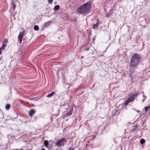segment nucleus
Instances as JSON below:
<instances>
[{"label": "nucleus", "instance_id": "1", "mask_svg": "<svg viewBox=\"0 0 150 150\" xmlns=\"http://www.w3.org/2000/svg\"><path fill=\"white\" fill-rule=\"evenodd\" d=\"M141 57L136 53L134 54L132 56L130 62L129 71L133 72L135 68H137L141 62Z\"/></svg>", "mask_w": 150, "mask_h": 150}, {"label": "nucleus", "instance_id": "2", "mask_svg": "<svg viewBox=\"0 0 150 150\" xmlns=\"http://www.w3.org/2000/svg\"><path fill=\"white\" fill-rule=\"evenodd\" d=\"M91 8V5L90 3L87 2L78 7L77 9V11L80 14L85 15L89 13Z\"/></svg>", "mask_w": 150, "mask_h": 150}, {"label": "nucleus", "instance_id": "3", "mask_svg": "<svg viewBox=\"0 0 150 150\" xmlns=\"http://www.w3.org/2000/svg\"><path fill=\"white\" fill-rule=\"evenodd\" d=\"M66 141L67 139L65 138H62L57 140L56 145L58 146H64V143Z\"/></svg>", "mask_w": 150, "mask_h": 150}, {"label": "nucleus", "instance_id": "4", "mask_svg": "<svg viewBox=\"0 0 150 150\" xmlns=\"http://www.w3.org/2000/svg\"><path fill=\"white\" fill-rule=\"evenodd\" d=\"M137 95V94L135 93L130 96L125 102V105H127L129 103L133 101Z\"/></svg>", "mask_w": 150, "mask_h": 150}, {"label": "nucleus", "instance_id": "5", "mask_svg": "<svg viewBox=\"0 0 150 150\" xmlns=\"http://www.w3.org/2000/svg\"><path fill=\"white\" fill-rule=\"evenodd\" d=\"M23 37V35L19 34L18 37V40L20 44L22 43V39Z\"/></svg>", "mask_w": 150, "mask_h": 150}, {"label": "nucleus", "instance_id": "6", "mask_svg": "<svg viewBox=\"0 0 150 150\" xmlns=\"http://www.w3.org/2000/svg\"><path fill=\"white\" fill-rule=\"evenodd\" d=\"M35 112V110L34 109H31L29 112V114L30 117H32L33 115L34 114Z\"/></svg>", "mask_w": 150, "mask_h": 150}, {"label": "nucleus", "instance_id": "7", "mask_svg": "<svg viewBox=\"0 0 150 150\" xmlns=\"http://www.w3.org/2000/svg\"><path fill=\"white\" fill-rule=\"evenodd\" d=\"M51 23V21H48L45 22L44 24V27H46L48 26Z\"/></svg>", "mask_w": 150, "mask_h": 150}, {"label": "nucleus", "instance_id": "8", "mask_svg": "<svg viewBox=\"0 0 150 150\" xmlns=\"http://www.w3.org/2000/svg\"><path fill=\"white\" fill-rule=\"evenodd\" d=\"M99 23H98L95 24H93L92 25V27L93 29H95L96 28L98 27L99 25Z\"/></svg>", "mask_w": 150, "mask_h": 150}, {"label": "nucleus", "instance_id": "9", "mask_svg": "<svg viewBox=\"0 0 150 150\" xmlns=\"http://www.w3.org/2000/svg\"><path fill=\"white\" fill-rule=\"evenodd\" d=\"M11 4L13 8V11H14L16 5L13 1L11 2Z\"/></svg>", "mask_w": 150, "mask_h": 150}, {"label": "nucleus", "instance_id": "10", "mask_svg": "<svg viewBox=\"0 0 150 150\" xmlns=\"http://www.w3.org/2000/svg\"><path fill=\"white\" fill-rule=\"evenodd\" d=\"M54 93H55L54 92H52V93H50L48 94L47 96V97L48 98H50V97L54 95Z\"/></svg>", "mask_w": 150, "mask_h": 150}, {"label": "nucleus", "instance_id": "11", "mask_svg": "<svg viewBox=\"0 0 150 150\" xmlns=\"http://www.w3.org/2000/svg\"><path fill=\"white\" fill-rule=\"evenodd\" d=\"M73 110V109H70L69 110V112L66 114V116H69V115H71L72 114Z\"/></svg>", "mask_w": 150, "mask_h": 150}, {"label": "nucleus", "instance_id": "12", "mask_svg": "<svg viewBox=\"0 0 150 150\" xmlns=\"http://www.w3.org/2000/svg\"><path fill=\"white\" fill-rule=\"evenodd\" d=\"M60 8V6L59 5H57L55 6L54 10L55 11H57Z\"/></svg>", "mask_w": 150, "mask_h": 150}, {"label": "nucleus", "instance_id": "13", "mask_svg": "<svg viewBox=\"0 0 150 150\" xmlns=\"http://www.w3.org/2000/svg\"><path fill=\"white\" fill-rule=\"evenodd\" d=\"M48 144H49V143H48V141L47 140H45L44 141V144L46 146H48Z\"/></svg>", "mask_w": 150, "mask_h": 150}, {"label": "nucleus", "instance_id": "14", "mask_svg": "<svg viewBox=\"0 0 150 150\" xmlns=\"http://www.w3.org/2000/svg\"><path fill=\"white\" fill-rule=\"evenodd\" d=\"M34 29L35 30L38 31L39 29V27L37 25H35L34 27Z\"/></svg>", "mask_w": 150, "mask_h": 150}, {"label": "nucleus", "instance_id": "15", "mask_svg": "<svg viewBox=\"0 0 150 150\" xmlns=\"http://www.w3.org/2000/svg\"><path fill=\"white\" fill-rule=\"evenodd\" d=\"M10 107V105L9 104H7L5 106V108L7 110H8Z\"/></svg>", "mask_w": 150, "mask_h": 150}, {"label": "nucleus", "instance_id": "16", "mask_svg": "<svg viewBox=\"0 0 150 150\" xmlns=\"http://www.w3.org/2000/svg\"><path fill=\"white\" fill-rule=\"evenodd\" d=\"M6 45L3 44L2 46L0 48V50H4V47L6 46Z\"/></svg>", "mask_w": 150, "mask_h": 150}, {"label": "nucleus", "instance_id": "17", "mask_svg": "<svg viewBox=\"0 0 150 150\" xmlns=\"http://www.w3.org/2000/svg\"><path fill=\"white\" fill-rule=\"evenodd\" d=\"M145 142L144 139H142L140 140V143L141 144H144Z\"/></svg>", "mask_w": 150, "mask_h": 150}, {"label": "nucleus", "instance_id": "18", "mask_svg": "<svg viewBox=\"0 0 150 150\" xmlns=\"http://www.w3.org/2000/svg\"><path fill=\"white\" fill-rule=\"evenodd\" d=\"M150 108V107L146 106L144 108V109L146 112L147 111L148 109Z\"/></svg>", "mask_w": 150, "mask_h": 150}, {"label": "nucleus", "instance_id": "19", "mask_svg": "<svg viewBox=\"0 0 150 150\" xmlns=\"http://www.w3.org/2000/svg\"><path fill=\"white\" fill-rule=\"evenodd\" d=\"M48 2L50 4H52V0H48Z\"/></svg>", "mask_w": 150, "mask_h": 150}, {"label": "nucleus", "instance_id": "20", "mask_svg": "<svg viewBox=\"0 0 150 150\" xmlns=\"http://www.w3.org/2000/svg\"><path fill=\"white\" fill-rule=\"evenodd\" d=\"M8 41V40L7 39H6L4 41V43H6Z\"/></svg>", "mask_w": 150, "mask_h": 150}, {"label": "nucleus", "instance_id": "21", "mask_svg": "<svg viewBox=\"0 0 150 150\" xmlns=\"http://www.w3.org/2000/svg\"><path fill=\"white\" fill-rule=\"evenodd\" d=\"M89 50V48H85V50Z\"/></svg>", "mask_w": 150, "mask_h": 150}, {"label": "nucleus", "instance_id": "22", "mask_svg": "<svg viewBox=\"0 0 150 150\" xmlns=\"http://www.w3.org/2000/svg\"><path fill=\"white\" fill-rule=\"evenodd\" d=\"M1 50H0V55L1 54V53L2 51H1Z\"/></svg>", "mask_w": 150, "mask_h": 150}, {"label": "nucleus", "instance_id": "23", "mask_svg": "<svg viewBox=\"0 0 150 150\" xmlns=\"http://www.w3.org/2000/svg\"><path fill=\"white\" fill-rule=\"evenodd\" d=\"M143 96L144 97H146V96H145L144 95H143Z\"/></svg>", "mask_w": 150, "mask_h": 150}, {"label": "nucleus", "instance_id": "24", "mask_svg": "<svg viewBox=\"0 0 150 150\" xmlns=\"http://www.w3.org/2000/svg\"><path fill=\"white\" fill-rule=\"evenodd\" d=\"M41 150H45L44 149H41Z\"/></svg>", "mask_w": 150, "mask_h": 150}]
</instances>
